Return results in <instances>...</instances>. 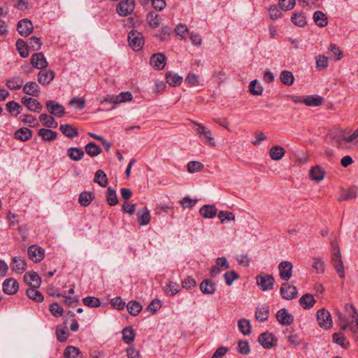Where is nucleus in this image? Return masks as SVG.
Returning a JSON list of instances; mask_svg holds the SVG:
<instances>
[{
	"label": "nucleus",
	"mask_w": 358,
	"mask_h": 358,
	"mask_svg": "<svg viewBox=\"0 0 358 358\" xmlns=\"http://www.w3.org/2000/svg\"><path fill=\"white\" fill-rule=\"evenodd\" d=\"M331 264L338 273L339 277L343 278L345 277L344 265L342 260L339 246L338 243H335L334 241H331Z\"/></svg>",
	"instance_id": "nucleus-1"
},
{
	"label": "nucleus",
	"mask_w": 358,
	"mask_h": 358,
	"mask_svg": "<svg viewBox=\"0 0 358 358\" xmlns=\"http://www.w3.org/2000/svg\"><path fill=\"white\" fill-rule=\"evenodd\" d=\"M256 282L262 291H268L273 289L275 279L271 275L262 273L256 276Z\"/></svg>",
	"instance_id": "nucleus-2"
},
{
	"label": "nucleus",
	"mask_w": 358,
	"mask_h": 358,
	"mask_svg": "<svg viewBox=\"0 0 358 358\" xmlns=\"http://www.w3.org/2000/svg\"><path fill=\"white\" fill-rule=\"evenodd\" d=\"M317 321L320 327L324 329H329L332 327L333 322L331 313L325 308L317 310Z\"/></svg>",
	"instance_id": "nucleus-3"
},
{
	"label": "nucleus",
	"mask_w": 358,
	"mask_h": 358,
	"mask_svg": "<svg viewBox=\"0 0 358 358\" xmlns=\"http://www.w3.org/2000/svg\"><path fill=\"white\" fill-rule=\"evenodd\" d=\"M128 42L129 46L134 50H139L143 45L144 40L143 35L137 31H131L128 34Z\"/></svg>",
	"instance_id": "nucleus-4"
},
{
	"label": "nucleus",
	"mask_w": 358,
	"mask_h": 358,
	"mask_svg": "<svg viewBox=\"0 0 358 358\" xmlns=\"http://www.w3.org/2000/svg\"><path fill=\"white\" fill-rule=\"evenodd\" d=\"M134 0H122L117 4L116 11L120 16L126 17L134 11Z\"/></svg>",
	"instance_id": "nucleus-5"
},
{
	"label": "nucleus",
	"mask_w": 358,
	"mask_h": 358,
	"mask_svg": "<svg viewBox=\"0 0 358 358\" xmlns=\"http://www.w3.org/2000/svg\"><path fill=\"white\" fill-rule=\"evenodd\" d=\"M277 338L271 333L264 332L259 336V343L266 349H271L277 344Z\"/></svg>",
	"instance_id": "nucleus-6"
},
{
	"label": "nucleus",
	"mask_w": 358,
	"mask_h": 358,
	"mask_svg": "<svg viewBox=\"0 0 358 358\" xmlns=\"http://www.w3.org/2000/svg\"><path fill=\"white\" fill-rule=\"evenodd\" d=\"M282 299L292 300L297 296V289L295 286L289 285V282H284L280 289Z\"/></svg>",
	"instance_id": "nucleus-7"
},
{
	"label": "nucleus",
	"mask_w": 358,
	"mask_h": 358,
	"mask_svg": "<svg viewBox=\"0 0 358 358\" xmlns=\"http://www.w3.org/2000/svg\"><path fill=\"white\" fill-rule=\"evenodd\" d=\"M29 258L34 263L40 262L45 257V250L40 246L32 245L28 248Z\"/></svg>",
	"instance_id": "nucleus-8"
},
{
	"label": "nucleus",
	"mask_w": 358,
	"mask_h": 358,
	"mask_svg": "<svg viewBox=\"0 0 358 358\" xmlns=\"http://www.w3.org/2000/svg\"><path fill=\"white\" fill-rule=\"evenodd\" d=\"M48 111L52 115L58 117H63L65 115L64 107L55 101L49 100L45 103Z\"/></svg>",
	"instance_id": "nucleus-9"
},
{
	"label": "nucleus",
	"mask_w": 358,
	"mask_h": 358,
	"mask_svg": "<svg viewBox=\"0 0 358 358\" xmlns=\"http://www.w3.org/2000/svg\"><path fill=\"white\" fill-rule=\"evenodd\" d=\"M10 266L12 271L17 274H22L26 270L27 262L25 259L20 256L14 257L11 259Z\"/></svg>",
	"instance_id": "nucleus-10"
},
{
	"label": "nucleus",
	"mask_w": 358,
	"mask_h": 358,
	"mask_svg": "<svg viewBox=\"0 0 358 358\" xmlns=\"http://www.w3.org/2000/svg\"><path fill=\"white\" fill-rule=\"evenodd\" d=\"M229 268V264L225 257H218L216 259L215 265L213 266L210 271L211 277H215L219 274L222 269H227Z\"/></svg>",
	"instance_id": "nucleus-11"
},
{
	"label": "nucleus",
	"mask_w": 358,
	"mask_h": 358,
	"mask_svg": "<svg viewBox=\"0 0 358 358\" xmlns=\"http://www.w3.org/2000/svg\"><path fill=\"white\" fill-rule=\"evenodd\" d=\"M293 265L291 262L283 261L278 265L279 275L282 280H288L292 276Z\"/></svg>",
	"instance_id": "nucleus-12"
},
{
	"label": "nucleus",
	"mask_w": 358,
	"mask_h": 358,
	"mask_svg": "<svg viewBox=\"0 0 358 358\" xmlns=\"http://www.w3.org/2000/svg\"><path fill=\"white\" fill-rule=\"evenodd\" d=\"M278 322L282 325L288 326L294 322V317L292 314L289 313L285 308L280 309L276 315Z\"/></svg>",
	"instance_id": "nucleus-13"
},
{
	"label": "nucleus",
	"mask_w": 358,
	"mask_h": 358,
	"mask_svg": "<svg viewBox=\"0 0 358 358\" xmlns=\"http://www.w3.org/2000/svg\"><path fill=\"white\" fill-rule=\"evenodd\" d=\"M17 28L19 34L26 37L33 31L34 26L29 20L25 18L18 22Z\"/></svg>",
	"instance_id": "nucleus-14"
},
{
	"label": "nucleus",
	"mask_w": 358,
	"mask_h": 358,
	"mask_svg": "<svg viewBox=\"0 0 358 358\" xmlns=\"http://www.w3.org/2000/svg\"><path fill=\"white\" fill-rule=\"evenodd\" d=\"M31 64L38 69H43L48 66V62L45 58L43 53L38 52L31 55Z\"/></svg>",
	"instance_id": "nucleus-15"
},
{
	"label": "nucleus",
	"mask_w": 358,
	"mask_h": 358,
	"mask_svg": "<svg viewBox=\"0 0 358 358\" xmlns=\"http://www.w3.org/2000/svg\"><path fill=\"white\" fill-rule=\"evenodd\" d=\"M2 286L3 292L10 295L15 294L19 288L17 281L12 278L5 280Z\"/></svg>",
	"instance_id": "nucleus-16"
},
{
	"label": "nucleus",
	"mask_w": 358,
	"mask_h": 358,
	"mask_svg": "<svg viewBox=\"0 0 358 358\" xmlns=\"http://www.w3.org/2000/svg\"><path fill=\"white\" fill-rule=\"evenodd\" d=\"M22 103L26 106L30 111L40 112L42 109L41 103L35 99L24 96L22 98Z\"/></svg>",
	"instance_id": "nucleus-17"
},
{
	"label": "nucleus",
	"mask_w": 358,
	"mask_h": 358,
	"mask_svg": "<svg viewBox=\"0 0 358 358\" xmlns=\"http://www.w3.org/2000/svg\"><path fill=\"white\" fill-rule=\"evenodd\" d=\"M24 280L30 287H39L41 285V278L34 271L26 273L24 275Z\"/></svg>",
	"instance_id": "nucleus-18"
},
{
	"label": "nucleus",
	"mask_w": 358,
	"mask_h": 358,
	"mask_svg": "<svg viewBox=\"0 0 358 358\" xmlns=\"http://www.w3.org/2000/svg\"><path fill=\"white\" fill-rule=\"evenodd\" d=\"M137 221L141 226L147 225L150 221V214L149 210L146 207L139 209L136 213Z\"/></svg>",
	"instance_id": "nucleus-19"
},
{
	"label": "nucleus",
	"mask_w": 358,
	"mask_h": 358,
	"mask_svg": "<svg viewBox=\"0 0 358 358\" xmlns=\"http://www.w3.org/2000/svg\"><path fill=\"white\" fill-rule=\"evenodd\" d=\"M200 289L204 294H213L216 290L215 283L210 279H206L200 284Z\"/></svg>",
	"instance_id": "nucleus-20"
},
{
	"label": "nucleus",
	"mask_w": 358,
	"mask_h": 358,
	"mask_svg": "<svg viewBox=\"0 0 358 358\" xmlns=\"http://www.w3.org/2000/svg\"><path fill=\"white\" fill-rule=\"evenodd\" d=\"M324 99L317 94L305 96L304 103L308 106L317 107L322 105Z\"/></svg>",
	"instance_id": "nucleus-21"
},
{
	"label": "nucleus",
	"mask_w": 358,
	"mask_h": 358,
	"mask_svg": "<svg viewBox=\"0 0 358 358\" xmlns=\"http://www.w3.org/2000/svg\"><path fill=\"white\" fill-rule=\"evenodd\" d=\"M55 78L53 71H41L38 74V81L43 85L49 84Z\"/></svg>",
	"instance_id": "nucleus-22"
},
{
	"label": "nucleus",
	"mask_w": 358,
	"mask_h": 358,
	"mask_svg": "<svg viewBox=\"0 0 358 358\" xmlns=\"http://www.w3.org/2000/svg\"><path fill=\"white\" fill-rule=\"evenodd\" d=\"M24 84V80L20 76H14L6 80V85L10 90H20Z\"/></svg>",
	"instance_id": "nucleus-23"
},
{
	"label": "nucleus",
	"mask_w": 358,
	"mask_h": 358,
	"mask_svg": "<svg viewBox=\"0 0 358 358\" xmlns=\"http://www.w3.org/2000/svg\"><path fill=\"white\" fill-rule=\"evenodd\" d=\"M325 176V171L320 166H313L310 170V178L317 182H319L321 180H322Z\"/></svg>",
	"instance_id": "nucleus-24"
},
{
	"label": "nucleus",
	"mask_w": 358,
	"mask_h": 358,
	"mask_svg": "<svg viewBox=\"0 0 358 358\" xmlns=\"http://www.w3.org/2000/svg\"><path fill=\"white\" fill-rule=\"evenodd\" d=\"M165 59L162 53L154 54L150 58V64L157 69H162L165 66Z\"/></svg>",
	"instance_id": "nucleus-25"
},
{
	"label": "nucleus",
	"mask_w": 358,
	"mask_h": 358,
	"mask_svg": "<svg viewBox=\"0 0 358 358\" xmlns=\"http://www.w3.org/2000/svg\"><path fill=\"white\" fill-rule=\"evenodd\" d=\"M23 92L33 96H38L40 87L36 82H28L24 85Z\"/></svg>",
	"instance_id": "nucleus-26"
},
{
	"label": "nucleus",
	"mask_w": 358,
	"mask_h": 358,
	"mask_svg": "<svg viewBox=\"0 0 358 358\" xmlns=\"http://www.w3.org/2000/svg\"><path fill=\"white\" fill-rule=\"evenodd\" d=\"M217 213V210L213 205H204L199 210L200 215L205 218H213Z\"/></svg>",
	"instance_id": "nucleus-27"
},
{
	"label": "nucleus",
	"mask_w": 358,
	"mask_h": 358,
	"mask_svg": "<svg viewBox=\"0 0 358 358\" xmlns=\"http://www.w3.org/2000/svg\"><path fill=\"white\" fill-rule=\"evenodd\" d=\"M32 136V131L27 127H22L17 131L14 134V137L21 141H26L30 139Z\"/></svg>",
	"instance_id": "nucleus-28"
},
{
	"label": "nucleus",
	"mask_w": 358,
	"mask_h": 358,
	"mask_svg": "<svg viewBox=\"0 0 358 358\" xmlns=\"http://www.w3.org/2000/svg\"><path fill=\"white\" fill-rule=\"evenodd\" d=\"M342 194L338 198L339 201H343L344 200H349L354 198H356L358 192H357V188L356 186H352L350 187L348 190H345V189H341Z\"/></svg>",
	"instance_id": "nucleus-29"
},
{
	"label": "nucleus",
	"mask_w": 358,
	"mask_h": 358,
	"mask_svg": "<svg viewBox=\"0 0 358 358\" xmlns=\"http://www.w3.org/2000/svg\"><path fill=\"white\" fill-rule=\"evenodd\" d=\"M299 302L304 309H310L315 305V300L312 294H305L299 299Z\"/></svg>",
	"instance_id": "nucleus-30"
},
{
	"label": "nucleus",
	"mask_w": 358,
	"mask_h": 358,
	"mask_svg": "<svg viewBox=\"0 0 358 358\" xmlns=\"http://www.w3.org/2000/svg\"><path fill=\"white\" fill-rule=\"evenodd\" d=\"M38 135L40 136L43 141H52L56 139L57 134L49 129H40L38 131Z\"/></svg>",
	"instance_id": "nucleus-31"
},
{
	"label": "nucleus",
	"mask_w": 358,
	"mask_h": 358,
	"mask_svg": "<svg viewBox=\"0 0 358 358\" xmlns=\"http://www.w3.org/2000/svg\"><path fill=\"white\" fill-rule=\"evenodd\" d=\"M313 18L315 23L320 27H326L328 24V20L326 15L320 10L315 11L313 14Z\"/></svg>",
	"instance_id": "nucleus-32"
},
{
	"label": "nucleus",
	"mask_w": 358,
	"mask_h": 358,
	"mask_svg": "<svg viewBox=\"0 0 358 358\" xmlns=\"http://www.w3.org/2000/svg\"><path fill=\"white\" fill-rule=\"evenodd\" d=\"M285 149L280 145L272 147L269 150V155L273 160L278 161L285 155Z\"/></svg>",
	"instance_id": "nucleus-33"
},
{
	"label": "nucleus",
	"mask_w": 358,
	"mask_h": 358,
	"mask_svg": "<svg viewBox=\"0 0 358 358\" xmlns=\"http://www.w3.org/2000/svg\"><path fill=\"white\" fill-rule=\"evenodd\" d=\"M84 151L78 148H69L67 150V155L73 161H79L84 157Z\"/></svg>",
	"instance_id": "nucleus-34"
},
{
	"label": "nucleus",
	"mask_w": 358,
	"mask_h": 358,
	"mask_svg": "<svg viewBox=\"0 0 358 358\" xmlns=\"http://www.w3.org/2000/svg\"><path fill=\"white\" fill-rule=\"evenodd\" d=\"M38 287H30L26 290L27 296L31 300L41 302L43 301V294L38 290H36Z\"/></svg>",
	"instance_id": "nucleus-35"
},
{
	"label": "nucleus",
	"mask_w": 358,
	"mask_h": 358,
	"mask_svg": "<svg viewBox=\"0 0 358 358\" xmlns=\"http://www.w3.org/2000/svg\"><path fill=\"white\" fill-rule=\"evenodd\" d=\"M59 130L64 136L71 138H73L78 135L77 129L68 124H61L59 127Z\"/></svg>",
	"instance_id": "nucleus-36"
},
{
	"label": "nucleus",
	"mask_w": 358,
	"mask_h": 358,
	"mask_svg": "<svg viewBox=\"0 0 358 358\" xmlns=\"http://www.w3.org/2000/svg\"><path fill=\"white\" fill-rule=\"evenodd\" d=\"M39 120L43 124L48 128H56L58 125L57 122L52 116L48 115L47 114H41L39 116Z\"/></svg>",
	"instance_id": "nucleus-37"
},
{
	"label": "nucleus",
	"mask_w": 358,
	"mask_h": 358,
	"mask_svg": "<svg viewBox=\"0 0 358 358\" xmlns=\"http://www.w3.org/2000/svg\"><path fill=\"white\" fill-rule=\"evenodd\" d=\"M94 182L99 184L101 187H106L108 178L105 172L101 169L97 170L94 174Z\"/></svg>",
	"instance_id": "nucleus-38"
},
{
	"label": "nucleus",
	"mask_w": 358,
	"mask_h": 358,
	"mask_svg": "<svg viewBox=\"0 0 358 358\" xmlns=\"http://www.w3.org/2000/svg\"><path fill=\"white\" fill-rule=\"evenodd\" d=\"M94 199V193L91 192H84L80 194L78 202L82 206H88Z\"/></svg>",
	"instance_id": "nucleus-39"
},
{
	"label": "nucleus",
	"mask_w": 358,
	"mask_h": 358,
	"mask_svg": "<svg viewBox=\"0 0 358 358\" xmlns=\"http://www.w3.org/2000/svg\"><path fill=\"white\" fill-rule=\"evenodd\" d=\"M85 150L92 157L99 155L101 152V148L94 142L88 143L85 147Z\"/></svg>",
	"instance_id": "nucleus-40"
},
{
	"label": "nucleus",
	"mask_w": 358,
	"mask_h": 358,
	"mask_svg": "<svg viewBox=\"0 0 358 358\" xmlns=\"http://www.w3.org/2000/svg\"><path fill=\"white\" fill-rule=\"evenodd\" d=\"M16 48L22 58H26L29 56L28 43L22 39H18L16 41Z\"/></svg>",
	"instance_id": "nucleus-41"
},
{
	"label": "nucleus",
	"mask_w": 358,
	"mask_h": 358,
	"mask_svg": "<svg viewBox=\"0 0 358 358\" xmlns=\"http://www.w3.org/2000/svg\"><path fill=\"white\" fill-rule=\"evenodd\" d=\"M122 340L127 344H130L134 341L135 333L131 327H125L122 331Z\"/></svg>",
	"instance_id": "nucleus-42"
},
{
	"label": "nucleus",
	"mask_w": 358,
	"mask_h": 358,
	"mask_svg": "<svg viewBox=\"0 0 358 358\" xmlns=\"http://www.w3.org/2000/svg\"><path fill=\"white\" fill-rule=\"evenodd\" d=\"M147 20L150 26L152 27H157L161 24L162 18L160 15L156 12H149L147 15Z\"/></svg>",
	"instance_id": "nucleus-43"
},
{
	"label": "nucleus",
	"mask_w": 358,
	"mask_h": 358,
	"mask_svg": "<svg viewBox=\"0 0 358 358\" xmlns=\"http://www.w3.org/2000/svg\"><path fill=\"white\" fill-rule=\"evenodd\" d=\"M127 308L130 315L136 316L141 311L142 306L136 301H131L127 305Z\"/></svg>",
	"instance_id": "nucleus-44"
},
{
	"label": "nucleus",
	"mask_w": 358,
	"mask_h": 358,
	"mask_svg": "<svg viewBox=\"0 0 358 358\" xmlns=\"http://www.w3.org/2000/svg\"><path fill=\"white\" fill-rule=\"evenodd\" d=\"M268 308L266 306L257 307L255 313L256 319L262 322L266 321L268 317Z\"/></svg>",
	"instance_id": "nucleus-45"
},
{
	"label": "nucleus",
	"mask_w": 358,
	"mask_h": 358,
	"mask_svg": "<svg viewBox=\"0 0 358 358\" xmlns=\"http://www.w3.org/2000/svg\"><path fill=\"white\" fill-rule=\"evenodd\" d=\"M106 200L109 206H113L118 203V199L115 189L108 187L106 191Z\"/></svg>",
	"instance_id": "nucleus-46"
},
{
	"label": "nucleus",
	"mask_w": 358,
	"mask_h": 358,
	"mask_svg": "<svg viewBox=\"0 0 358 358\" xmlns=\"http://www.w3.org/2000/svg\"><path fill=\"white\" fill-rule=\"evenodd\" d=\"M167 83L172 86L179 85L182 83V77L177 74L168 72L166 75Z\"/></svg>",
	"instance_id": "nucleus-47"
},
{
	"label": "nucleus",
	"mask_w": 358,
	"mask_h": 358,
	"mask_svg": "<svg viewBox=\"0 0 358 358\" xmlns=\"http://www.w3.org/2000/svg\"><path fill=\"white\" fill-rule=\"evenodd\" d=\"M239 331L244 335H249L251 332V326L249 320L241 319L238 322Z\"/></svg>",
	"instance_id": "nucleus-48"
},
{
	"label": "nucleus",
	"mask_w": 358,
	"mask_h": 358,
	"mask_svg": "<svg viewBox=\"0 0 358 358\" xmlns=\"http://www.w3.org/2000/svg\"><path fill=\"white\" fill-rule=\"evenodd\" d=\"M280 81L286 85H292L294 78L292 72L289 71H282L280 75Z\"/></svg>",
	"instance_id": "nucleus-49"
},
{
	"label": "nucleus",
	"mask_w": 358,
	"mask_h": 358,
	"mask_svg": "<svg viewBox=\"0 0 358 358\" xmlns=\"http://www.w3.org/2000/svg\"><path fill=\"white\" fill-rule=\"evenodd\" d=\"M333 341L334 343L340 345L344 348H346L349 346V342L341 332L334 333L333 334Z\"/></svg>",
	"instance_id": "nucleus-50"
},
{
	"label": "nucleus",
	"mask_w": 358,
	"mask_h": 358,
	"mask_svg": "<svg viewBox=\"0 0 358 358\" xmlns=\"http://www.w3.org/2000/svg\"><path fill=\"white\" fill-rule=\"evenodd\" d=\"M80 352L78 348L74 346H68L64 352L65 358H78Z\"/></svg>",
	"instance_id": "nucleus-51"
},
{
	"label": "nucleus",
	"mask_w": 358,
	"mask_h": 358,
	"mask_svg": "<svg viewBox=\"0 0 358 358\" xmlns=\"http://www.w3.org/2000/svg\"><path fill=\"white\" fill-rule=\"evenodd\" d=\"M20 104L14 101L6 103V110L13 116H17L20 113Z\"/></svg>",
	"instance_id": "nucleus-52"
},
{
	"label": "nucleus",
	"mask_w": 358,
	"mask_h": 358,
	"mask_svg": "<svg viewBox=\"0 0 358 358\" xmlns=\"http://www.w3.org/2000/svg\"><path fill=\"white\" fill-rule=\"evenodd\" d=\"M180 290V286L175 282H170L164 289L166 294L173 296L176 294Z\"/></svg>",
	"instance_id": "nucleus-53"
},
{
	"label": "nucleus",
	"mask_w": 358,
	"mask_h": 358,
	"mask_svg": "<svg viewBox=\"0 0 358 358\" xmlns=\"http://www.w3.org/2000/svg\"><path fill=\"white\" fill-rule=\"evenodd\" d=\"M83 303L90 308L99 307L101 302L98 298L94 296H87L83 299Z\"/></svg>",
	"instance_id": "nucleus-54"
},
{
	"label": "nucleus",
	"mask_w": 358,
	"mask_h": 358,
	"mask_svg": "<svg viewBox=\"0 0 358 358\" xmlns=\"http://www.w3.org/2000/svg\"><path fill=\"white\" fill-rule=\"evenodd\" d=\"M249 91L253 95H260L262 93L263 88L260 84L257 83V80H254L250 83Z\"/></svg>",
	"instance_id": "nucleus-55"
},
{
	"label": "nucleus",
	"mask_w": 358,
	"mask_h": 358,
	"mask_svg": "<svg viewBox=\"0 0 358 358\" xmlns=\"http://www.w3.org/2000/svg\"><path fill=\"white\" fill-rule=\"evenodd\" d=\"M28 48L33 51L38 50L41 47L40 39L36 36H31L29 38Z\"/></svg>",
	"instance_id": "nucleus-56"
},
{
	"label": "nucleus",
	"mask_w": 358,
	"mask_h": 358,
	"mask_svg": "<svg viewBox=\"0 0 358 358\" xmlns=\"http://www.w3.org/2000/svg\"><path fill=\"white\" fill-rule=\"evenodd\" d=\"M313 268L317 273H322L324 272L325 263L320 258H314Z\"/></svg>",
	"instance_id": "nucleus-57"
},
{
	"label": "nucleus",
	"mask_w": 358,
	"mask_h": 358,
	"mask_svg": "<svg viewBox=\"0 0 358 358\" xmlns=\"http://www.w3.org/2000/svg\"><path fill=\"white\" fill-rule=\"evenodd\" d=\"M292 22L299 27H303L306 24V17L302 13H295L292 17Z\"/></svg>",
	"instance_id": "nucleus-58"
},
{
	"label": "nucleus",
	"mask_w": 358,
	"mask_h": 358,
	"mask_svg": "<svg viewBox=\"0 0 358 358\" xmlns=\"http://www.w3.org/2000/svg\"><path fill=\"white\" fill-rule=\"evenodd\" d=\"M199 137L201 140L203 141V143H207L213 147L215 146V141L214 138L212 137L211 132L209 129L206 131V132Z\"/></svg>",
	"instance_id": "nucleus-59"
},
{
	"label": "nucleus",
	"mask_w": 358,
	"mask_h": 358,
	"mask_svg": "<svg viewBox=\"0 0 358 358\" xmlns=\"http://www.w3.org/2000/svg\"><path fill=\"white\" fill-rule=\"evenodd\" d=\"M238 275L234 271H227L224 274V278L227 285H231L233 282L238 278Z\"/></svg>",
	"instance_id": "nucleus-60"
},
{
	"label": "nucleus",
	"mask_w": 358,
	"mask_h": 358,
	"mask_svg": "<svg viewBox=\"0 0 358 358\" xmlns=\"http://www.w3.org/2000/svg\"><path fill=\"white\" fill-rule=\"evenodd\" d=\"M316 66L319 70L325 69L328 66V58L320 55L316 57Z\"/></svg>",
	"instance_id": "nucleus-61"
},
{
	"label": "nucleus",
	"mask_w": 358,
	"mask_h": 358,
	"mask_svg": "<svg viewBox=\"0 0 358 358\" xmlns=\"http://www.w3.org/2000/svg\"><path fill=\"white\" fill-rule=\"evenodd\" d=\"M49 310L51 314L55 317H60L63 314V308L61 306L57 303H53L50 304L49 307Z\"/></svg>",
	"instance_id": "nucleus-62"
},
{
	"label": "nucleus",
	"mask_w": 358,
	"mask_h": 358,
	"mask_svg": "<svg viewBox=\"0 0 358 358\" xmlns=\"http://www.w3.org/2000/svg\"><path fill=\"white\" fill-rule=\"evenodd\" d=\"M203 168V164L199 162L192 161L187 164V170L189 173H195Z\"/></svg>",
	"instance_id": "nucleus-63"
},
{
	"label": "nucleus",
	"mask_w": 358,
	"mask_h": 358,
	"mask_svg": "<svg viewBox=\"0 0 358 358\" xmlns=\"http://www.w3.org/2000/svg\"><path fill=\"white\" fill-rule=\"evenodd\" d=\"M280 8L282 10H292L295 5V0H279Z\"/></svg>",
	"instance_id": "nucleus-64"
}]
</instances>
